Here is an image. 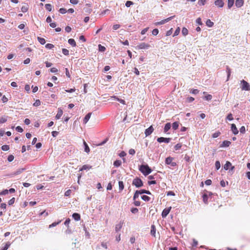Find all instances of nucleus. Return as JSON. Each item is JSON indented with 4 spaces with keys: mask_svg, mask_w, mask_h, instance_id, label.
<instances>
[{
    "mask_svg": "<svg viewBox=\"0 0 250 250\" xmlns=\"http://www.w3.org/2000/svg\"><path fill=\"white\" fill-rule=\"evenodd\" d=\"M139 170L145 175H148L152 172V169L147 165H142L139 167Z\"/></svg>",
    "mask_w": 250,
    "mask_h": 250,
    "instance_id": "nucleus-1",
    "label": "nucleus"
},
{
    "mask_svg": "<svg viewBox=\"0 0 250 250\" xmlns=\"http://www.w3.org/2000/svg\"><path fill=\"white\" fill-rule=\"evenodd\" d=\"M132 185L136 188H140L143 186V183L140 178L137 177L133 180Z\"/></svg>",
    "mask_w": 250,
    "mask_h": 250,
    "instance_id": "nucleus-2",
    "label": "nucleus"
},
{
    "mask_svg": "<svg viewBox=\"0 0 250 250\" xmlns=\"http://www.w3.org/2000/svg\"><path fill=\"white\" fill-rule=\"evenodd\" d=\"M241 84H242V90L246 91L250 90V85L247 82L243 80L241 81Z\"/></svg>",
    "mask_w": 250,
    "mask_h": 250,
    "instance_id": "nucleus-3",
    "label": "nucleus"
},
{
    "mask_svg": "<svg viewBox=\"0 0 250 250\" xmlns=\"http://www.w3.org/2000/svg\"><path fill=\"white\" fill-rule=\"evenodd\" d=\"M173 158L171 157H167L166 159V164L170 165L171 167H175L177 165L176 163L173 162Z\"/></svg>",
    "mask_w": 250,
    "mask_h": 250,
    "instance_id": "nucleus-4",
    "label": "nucleus"
},
{
    "mask_svg": "<svg viewBox=\"0 0 250 250\" xmlns=\"http://www.w3.org/2000/svg\"><path fill=\"white\" fill-rule=\"evenodd\" d=\"M174 17V16H171V17H169V18H168L167 19L163 20H162L161 21H160L159 22H155L154 23V24L156 26H158V25H162V24H165V23H166V22L169 21H170L171 20L173 19Z\"/></svg>",
    "mask_w": 250,
    "mask_h": 250,
    "instance_id": "nucleus-5",
    "label": "nucleus"
},
{
    "mask_svg": "<svg viewBox=\"0 0 250 250\" xmlns=\"http://www.w3.org/2000/svg\"><path fill=\"white\" fill-rule=\"evenodd\" d=\"M171 139L170 138L159 137L157 138V141L159 143H165L168 144L170 142Z\"/></svg>",
    "mask_w": 250,
    "mask_h": 250,
    "instance_id": "nucleus-6",
    "label": "nucleus"
},
{
    "mask_svg": "<svg viewBox=\"0 0 250 250\" xmlns=\"http://www.w3.org/2000/svg\"><path fill=\"white\" fill-rule=\"evenodd\" d=\"M150 47V45L145 42H142L138 45L137 47L139 49H147Z\"/></svg>",
    "mask_w": 250,
    "mask_h": 250,
    "instance_id": "nucleus-7",
    "label": "nucleus"
},
{
    "mask_svg": "<svg viewBox=\"0 0 250 250\" xmlns=\"http://www.w3.org/2000/svg\"><path fill=\"white\" fill-rule=\"evenodd\" d=\"M171 209V207L165 208L162 212V217L163 218H166L167 216V215L168 214V213H169Z\"/></svg>",
    "mask_w": 250,
    "mask_h": 250,
    "instance_id": "nucleus-8",
    "label": "nucleus"
},
{
    "mask_svg": "<svg viewBox=\"0 0 250 250\" xmlns=\"http://www.w3.org/2000/svg\"><path fill=\"white\" fill-rule=\"evenodd\" d=\"M154 131V128L152 125H150L148 128L146 129L145 131L146 136L147 137L150 135Z\"/></svg>",
    "mask_w": 250,
    "mask_h": 250,
    "instance_id": "nucleus-9",
    "label": "nucleus"
},
{
    "mask_svg": "<svg viewBox=\"0 0 250 250\" xmlns=\"http://www.w3.org/2000/svg\"><path fill=\"white\" fill-rule=\"evenodd\" d=\"M231 167L230 170H232L234 168V167L231 166V163L229 161H227L224 165V168L225 170H228Z\"/></svg>",
    "mask_w": 250,
    "mask_h": 250,
    "instance_id": "nucleus-10",
    "label": "nucleus"
},
{
    "mask_svg": "<svg viewBox=\"0 0 250 250\" xmlns=\"http://www.w3.org/2000/svg\"><path fill=\"white\" fill-rule=\"evenodd\" d=\"M214 4L218 7L222 8L224 6V2L223 0H216Z\"/></svg>",
    "mask_w": 250,
    "mask_h": 250,
    "instance_id": "nucleus-11",
    "label": "nucleus"
},
{
    "mask_svg": "<svg viewBox=\"0 0 250 250\" xmlns=\"http://www.w3.org/2000/svg\"><path fill=\"white\" fill-rule=\"evenodd\" d=\"M231 129L234 134L236 135L238 133V130L235 124H231Z\"/></svg>",
    "mask_w": 250,
    "mask_h": 250,
    "instance_id": "nucleus-12",
    "label": "nucleus"
},
{
    "mask_svg": "<svg viewBox=\"0 0 250 250\" xmlns=\"http://www.w3.org/2000/svg\"><path fill=\"white\" fill-rule=\"evenodd\" d=\"M244 4V0H236L235 1V6L237 7H241Z\"/></svg>",
    "mask_w": 250,
    "mask_h": 250,
    "instance_id": "nucleus-13",
    "label": "nucleus"
},
{
    "mask_svg": "<svg viewBox=\"0 0 250 250\" xmlns=\"http://www.w3.org/2000/svg\"><path fill=\"white\" fill-rule=\"evenodd\" d=\"M123 222L121 221L119 224L116 225V226H115L116 232H117L121 230V229H122V226H123Z\"/></svg>",
    "mask_w": 250,
    "mask_h": 250,
    "instance_id": "nucleus-14",
    "label": "nucleus"
},
{
    "mask_svg": "<svg viewBox=\"0 0 250 250\" xmlns=\"http://www.w3.org/2000/svg\"><path fill=\"white\" fill-rule=\"evenodd\" d=\"M231 144V142L229 141H224L223 142L222 144L221 145L220 147H228Z\"/></svg>",
    "mask_w": 250,
    "mask_h": 250,
    "instance_id": "nucleus-15",
    "label": "nucleus"
},
{
    "mask_svg": "<svg viewBox=\"0 0 250 250\" xmlns=\"http://www.w3.org/2000/svg\"><path fill=\"white\" fill-rule=\"evenodd\" d=\"M24 170V168H20L18 170H17L16 171H15L14 173H11L10 174V176L11 177H13L14 175H18V174H20V173H21V172H23V171Z\"/></svg>",
    "mask_w": 250,
    "mask_h": 250,
    "instance_id": "nucleus-16",
    "label": "nucleus"
},
{
    "mask_svg": "<svg viewBox=\"0 0 250 250\" xmlns=\"http://www.w3.org/2000/svg\"><path fill=\"white\" fill-rule=\"evenodd\" d=\"M72 217L76 221H79L81 219V216L78 213H74L72 214Z\"/></svg>",
    "mask_w": 250,
    "mask_h": 250,
    "instance_id": "nucleus-17",
    "label": "nucleus"
},
{
    "mask_svg": "<svg viewBox=\"0 0 250 250\" xmlns=\"http://www.w3.org/2000/svg\"><path fill=\"white\" fill-rule=\"evenodd\" d=\"M91 115V113H88L87 114H86L83 119V122L84 124H86L88 120H89L90 117Z\"/></svg>",
    "mask_w": 250,
    "mask_h": 250,
    "instance_id": "nucleus-18",
    "label": "nucleus"
},
{
    "mask_svg": "<svg viewBox=\"0 0 250 250\" xmlns=\"http://www.w3.org/2000/svg\"><path fill=\"white\" fill-rule=\"evenodd\" d=\"M171 124L170 123H167L165 125V126L164 127V132L165 133L167 132L171 128Z\"/></svg>",
    "mask_w": 250,
    "mask_h": 250,
    "instance_id": "nucleus-19",
    "label": "nucleus"
},
{
    "mask_svg": "<svg viewBox=\"0 0 250 250\" xmlns=\"http://www.w3.org/2000/svg\"><path fill=\"white\" fill-rule=\"evenodd\" d=\"M63 114V111L61 109L59 108L58 113L56 116V118L57 119H59Z\"/></svg>",
    "mask_w": 250,
    "mask_h": 250,
    "instance_id": "nucleus-20",
    "label": "nucleus"
},
{
    "mask_svg": "<svg viewBox=\"0 0 250 250\" xmlns=\"http://www.w3.org/2000/svg\"><path fill=\"white\" fill-rule=\"evenodd\" d=\"M139 192L140 194L146 193L148 195H151V193L149 190H147L146 189H141L139 190Z\"/></svg>",
    "mask_w": 250,
    "mask_h": 250,
    "instance_id": "nucleus-21",
    "label": "nucleus"
},
{
    "mask_svg": "<svg viewBox=\"0 0 250 250\" xmlns=\"http://www.w3.org/2000/svg\"><path fill=\"white\" fill-rule=\"evenodd\" d=\"M83 145L84 146V151L86 153H88L90 151V148L88 146V145L86 144V143L83 141Z\"/></svg>",
    "mask_w": 250,
    "mask_h": 250,
    "instance_id": "nucleus-22",
    "label": "nucleus"
},
{
    "mask_svg": "<svg viewBox=\"0 0 250 250\" xmlns=\"http://www.w3.org/2000/svg\"><path fill=\"white\" fill-rule=\"evenodd\" d=\"M156 229L154 225H152L151 227L150 233L152 236H155Z\"/></svg>",
    "mask_w": 250,
    "mask_h": 250,
    "instance_id": "nucleus-23",
    "label": "nucleus"
},
{
    "mask_svg": "<svg viewBox=\"0 0 250 250\" xmlns=\"http://www.w3.org/2000/svg\"><path fill=\"white\" fill-rule=\"evenodd\" d=\"M122 164V162L121 160H117L114 162V166L116 167H120Z\"/></svg>",
    "mask_w": 250,
    "mask_h": 250,
    "instance_id": "nucleus-24",
    "label": "nucleus"
},
{
    "mask_svg": "<svg viewBox=\"0 0 250 250\" xmlns=\"http://www.w3.org/2000/svg\"><path fill=\"white\" fill-rule=\"evenodd\" d=\"M124 188V185L123 182L119 181V189L120 192L122 191Z\"/></svg>",
    "mask_w": 250,
    "mask_h": 250,
    "instance_id": "nucleus-25",
    "label": "nucleus"
},
{
    "mask_svg": "<svg viewBox=\"0 0 250 250\" xmlns=\"http://www.w3.org/2000/svg\"><path fill=\"white\" fill-rule=\"evenodd\" d=\"M37 39L41 44H44L46 42L44 38L38 37Z\"/></svg>",
    "mask_w": 250,
    "mask_h": 250,
    "instance_id": "nucleus-26",
    "label": "nucleus"
},
{
    "mask_svg": "<svg viewBox=\"0 0 250 250\" xmlns=\"http://www.w3.org/2000/svg\"><path fill=\"white\" fill-rule=\"evenodd\" d=\"M234 0H228V7L230 9L234 4Z\"/></svg>",
    "mask_w": 250,
    "mask_h": 250,
    "instance_id": "nucleus-27",
    "label": "nucleus"
},
{
    "mask_svg": "<svg viewBox=\"0 0 250 250\" xmlns=\"http://www.w3.org/2000/svg\"><path fill=\"white\" fill-rule=\"evenodd\" d=\"M68 43L72 46H75L76 45L75 40L73 39H70L68 41Z\"/></svg>",
    "mask_w": 250,
    "mask_h": 250,
    "instance_id": "nucleus-28",
    "label": "nucleus"
},
{
    "mask_svg": "<svg viewBox=\"0 0 250 250\" xmlns=\"http://www.w3.org/2000/svg\"><path fill=\"white\" fill-rule=\"evenodd\" d=\"M213 22L210 21V20H208L206 21V25L209 27H211L213 26Z\"/></svg>",
    "mask_w": 250,
    "mask_h": 250,
    "instance_id": "nucleus-29",
    "label": "nucleus"
},
{
    "mask_svg": "<svg viewBox=\"0 0 250 250\" xmlns=\"http://www.w3.org/2000/svg\"><path fill=\"white\" fill-rule=\"evenodd\" d=\"M203 202L205 203V204H208V196L207 195V194H204L203 196Z\"/></svg>",
    "mask_w": 250,
    "mask_h": 250,
    "instance_id": "nucleus-30",
    "label": "nucleus"
},
{
    "mask_svg": "<svg viewBox=\"0 0 250 250\" xmlns=\"http://www.w3.org/2000/svg\"><path fill=\"white\" fill-rule=\"evenodd\" d=\"M178 126H179V123L178 122H175L172 124V127L174 130L177 129L178 128Z\"/></svg>",
    "mask_w": 250,
    "mask_h": 250,
    "instance_id": "nucleus-31",
    "label": "nucleus"
},
{
    "mask_svg": "<svg viewBox=\"0 0 250 250\" xmlns=\"http://www.w3.org/2000/svg\"><path fill=\"white\" fill-rule=\"evenodd\" d=\"M91 168V166H90L87 165H84L81 168L80 170L89 169Z\"/></svg>",
    "mask_w": 250,
    "mask_h": 250,
    "instance_id": "nucleus-32",
    "label": "nucleus"
},
{
    "mask_svg": "<svg viewBox=\"0 0 250 250\" xmlns=\"http://www.w3.org/2000/svg\"><path fill=\"white\" fill-rule=\"evenodd\" d=\"M10 243L9 242H7L5 244L4 246L2 247L1 250H7L10 247Z\"/></svg>",
    "mask_w": 250,
    "mask_h": 250,
    "instance_id": "nucleus-33",
    "label": "nucleus"
},
{
    "mask_svg": "<svg viewBox=\"0 0 250 250\" xmlns=\"http://www.w3.org/2000/svg\"><path fill=\"white\" fill-rule=\"evenodd\" d=\"M188 30L186 28H185V27L183 28L182 30V33L184 36L187 35L188 34Z\"/></svg>",
    "mask_w": 250,
    "mask_h": 250,
    "instance_id": "nucleus-34",
    "label": "nucleus"
},
{
    "mask_svg": "<svg viewBox=\"0 0 250 250\" xmlns=\"http://www.w3.org/2000/svg\"><path fill=\"white\" fill-rule=\"evenodd\" d=\"M99 51L100 52H104L105 50V47L101 44L98 45Z\"/></svg>",
    "mask_w": 250,
    "mask_h": 250,
    "instance_id": "nucleus-35",
    "label": "nucleus"
},
{
    "mask_svg": "<svg viewBox=\"0 0 250 250\" xmlns=\"http://www.w3.org/2000/svg\"><path fill=\"white\" fill-rule=\"evenodd\" d=\"M61 222V220H60L57 222H54L49 226V228H51L54 227L56 226L57 225L59 224Z\"/></svg>",
    "mask_w": 250,
    "mask_h": 250,
    "instance_id": "nucleus-36",
    "label": "nucleus"
},
{
    "mask_svg": "<svg viewBox=\"0 0 250 250\" xmlns=\"http://www.w3.org/2000/svg\"><path fill=\"white\" fill-rule=\"evenodd\" d=\"M141 198L145 201H149L150 200V198L146 195H143L141 196Z\"/></svg>",
    "mask_w": 250,
    "mask_h": 250,
    "instance_id": "nucleus-37",
    "label": "nucleus"
},
{
    "mask_svg": "<svg viewBox=\"0 0 250 250\" xmlns=\"http://www.w3.org/2000/svg\"><path fill=\"white\" fill-rule=\"evenodd\" d=\"M139 194H140L139 192V190H136L133 196V200H135L136 199H137L139 197Z\"/></svg>",
    "mask_w": 250,
    "mask_h": 250,
    "instance_id": "nucleus-38",
    "label": "nucleus"
},
{
    "mask_svg": "<svg viewBox=\"0 0 250 250\" xmlns=\"http://www.w3.org/2000/svg\"><path fill=\"white\" fill-rule=\"evenodd\" d=\"M45 7L46 9L49 11H51L52 10V5L50 4H46L45 5Z\"/></svg>",
    "mask_w": 250,
    "mask_h": 250,
    "instance_id": "nucleus-39",
    "label": "nucleus"
},
{
    "mask_svg": "<svg viewBox=\"0 0 250 250\" xmlns=\"http://www.w3.org/2000/svg\"><path fill=\"white\" fill-rule=\"evenodd\" d=\"M113 98L114 99H116L118 101H119L120 103L124 104H125V101L123 100V99H119L117 97H116V96H114L113 97Z\"/></svg>",
    "mask_w": 250,
    "mask_h": 250,
    "instance_id": "nucleus-40",
    "label": "nucleus"
},
{
    "mask_svg": "<svg viewBox=\"0 0 250 250\" xmlns=\"http://www.w3.org/2000/svg\"><path fill=\"white\" fill-rule=\"evenodd\" d=\"M215 168L217 170H218L220 168L221 165H220V163L219 161H216L215 162Z\"/></svg>",
    "mask_w": 250,
    "mask_h": 250,
    "instance_id": "nucleus-41",
    "label": "nucleus"
},
{
    "mask_svg": "<svg viewBox=\"0 0 250 250\" xmlns=\"http://www.w3.org/2000/svg\"><path fill=\"white\" fill-rule=\"evenodd\" d=\"M1 149L3 151H7L9 149V146L8 145H4L1 146Z\"/></svg>",
    "mask_w": 250,
    "mask_h": 250,
    "instance_id": "nucleus-42",
    "label": "nucleus"
},
{
    "mask_svg": "<svg viewBox=\"0 0 250 250\" xmlns=\"http://www.w3.org/2000/svg\"><path fill=\"white\" fill-rule=\"evenodd\" d=\"M212 96L210 94H208L205 96L204 99H205L207 101H210L212 99Z\"/></svg>",
    "mask_w": 250,
    "mask_h": 250,
    "instance_id": "nucleus-43",
    "label": "nucleus"
},
{
    "mask_svg": "<svg viewBox=\"0 0 250 250\" xmlns=\"http://www.w3.org/2000/svg\"><path fill=\"white\" fill-rule=\"evenodd\" d=\"M227 120H228L229 121H232L233 120V118L232 116V114L231 113H229L228 115L226 118Z\"/></svg>",
    "mask_w": 250,
    "mask_h": 250,
    "instance_id": "nucleus-44",
    "label": "nucleus"
},
{
    "mask_svg": "<svg viewBox=\"0 0 250 250\" xmlns=\"http://www.w3.org/2000/svg\"><path fill=\"white\" fill-rule=\"evenodd\" d=\"M207 0H199L198 3L200 5H204Z\"/></svg>",
    "mask_w": 250,
    "mask_h": 250,
    "instance_id": "nucleus-45",
    "label": "nucleus"
},
{
    "mask_svg": "<svg viewBox=\"0 0 250 250\" xmlns=\"http://www.w3.org/2000/svg\"><path fill=\"white\" fill-rule=\"evenodd\" d=\"M182 147V145L180 143H178V144H177L175 146H174V149L176 150H179V149H180Z\"/></svg>",
    "mask_w": 250,
    "mask_h": 250,
    "instance_id": "nucleus-46",
    "label": "nucleus"
},
{
    "mask_svg": "<svg viewBox=\"0 0 250 250\" xmlns=\"http://www.w3.org/2000/svg\"><path fill=\"white\" fill-rule=\"evenodd\" d=\"M54 47V45L51 43H47L45 45V47L49 49H52Z\"/></svg>",
    "mask_w": 250,
    "mask_h": 250,
    "instance_id": "nucleus-47",
    "label": "nucleus"
},
{
    "mask_svg": "<svg viewBox=\"0 0 250 250\" xmlns=\"http://www.w3.org/2000/svg\"><path fill=\"white\" fill-rule=\"evenodd\" d=\"M184 160L187 162H188V163H189L191 161L190 157L189 156H188V155H187V154H186L185 156Z\"/></svg>",
    "mask_w": 250,
    "mask_h": 250,
    "instance_id": "nucleus-48",
    "label": "nucleus"
},
{
    "mask_svg": "<svg viewBox=\"0 0 250 250\" xmlns=\"http://www.w3.org/2000/svg\"><path fill=\"white\" fill-rule=\"evenodd\" d=\"M134 3L132 1L128 0L125 3V6L127 7H130L131 5H133Z\"/></svg>",
    "mask_w": 250,
    "mask_h": 250,
    "instance_id": "nucleus-49",
    "label": "nucleus"
},
{
    "mask_svg": "<svg viewBox=\"0 0 250 250\" xmlns=\"http://www.w3.org/2000/svg\"><path fill=\"white\" fill-rule=\"evenodd\" d=\"M227 76H228V78H227V81H228L230 77V73H231L230 69L229 68L228 66H227Z\"/></svg>",
    "mask_w": 250,
    "mask_h": 250,
    "instance_id": "nucleus-50",
    "label": "nucleus"
},
{
    "mask_svg": "<svg viewBox=\"0 0 250 250\" xmlns=\"http://www.w3.org/2000/svg\"><path fill=\"white\" fill-rule=\"evenodd\" d=\"M62 52L64 55H66V56L68 55V54H69V51L67 49H65V48H63L62 49Z\"/></svg>",
    "mask_w": 250,
    "mask_h": 250,
    "instance_id": "nucleus-51",
    "label": "nucleus"
},
{
    "mask_svg": "<svg viewBox=\"0 0 250 250\" xmlns=\"http://www.w3.org/2000/svg\"><path fill=\"white\" fill-rule=\"evenodd\" d=\"M220 135V132H216L212 135V137L213 138H216L218 137Z\"/></svg>",
    "mask_w": 250,
    "mask_h": 250,
    "instance_id": "nucleus-52",
    "label": "nucleus"
},
{
    "mask_svg": "<svg viewBox=\"0 0 250 250\" xmlns=\"http://www.w3.org/2000/svg\"><path fill=\"white\" fill-rule=\"evenodd\" d=\"M180 29L179 27H178L175 31L173 34V37L177 36L180 33Z\"/></svg>",
    "mask_w": 250,
    "mask_h": 250,
    "instance_id": "nucleus-53",
    "label": "nucleus"
},
{
    "mask_svg": "<svg viewBox=\"0 0 250 250\" xmlns=\"http://www.w3.org/2000/svg\"><path fill=\"white\" fill-rule=\"evenodd\" d=\"M15 201V198L14 197H13L12 199H11L8 202V204L9 205H13Z\"/></svg>",
    "mask_w": 250,
    "mask_h": 250,
    "instance_id": "nucleus-54",
    "label": "nucleus"
},
{
    "mask_svg": "<svg viewBox=\"0 0 250 250\" xmlns=\"http://www.w3.org/2000/svg\"><path fill=\"white\" fill-rule=\"evenodd\" d=\"M59 12L63 14L66 13L67 12V10L65 8H61L59 9Z\"/></svg>",
    "mask_w": 250,
    "mask_h": 250,
    "instance_id": "nucleus-55",
    "label": "nucleus"
},
{
    "mask_svg": "<svg viewBox=\"0 0 250 250\" xmlns=\"http://www.w3.org/2000/svg\"><path fill=\"white\" fill-rule=\"evenodd\" d=\"M8 193V189H4L1 192H0V195H6Z\"/></svg>",
    "mask_w": 250,
    "mask_h": 250,
    "instance_id": "nucleus-56",
    "label": "nucleus"
},
{
    "mask_svg": "<svg viewBox=\"0 0 250 250\" xmlns=\"http://www.w3.org/2000/svg\"><path fill=\"white\" fill-rule=\"evenodd\" d=\"M14 159V157L13 155H10L8 156V158H7V160L10 162H12Z\"/></svg>",
    "mask_w": 250,
    "mask_h": 250,
    "instance_id": "nucleus-57",
    "label": "nucleus"
},
{
    "mask_svg": "<svg viewBox=\"0 0 250 250\" xmlns=\"http://www.w3.org/2000/svg\"><path fill=\"white\" fill-rule=\"evenodd\" d=\"M21 11L23 13H25L28 10V8L27 6H22L21 8Z\"/></svg>",
    "mask_w": 250,
    "mask_h": 250,
    "instance_id": "nucleus-58",
    "label": "nucleus"
},
{
    "mask_svg": "<svg viewBox=\"0 0 250 250\" xmlns=\"http://www.w3.org/2000/svg\"><path fill=\"white\" fill-rule=\"evenodd\" d=\"M6 121H7V119H6V118H5V117H1V118L0 119V124L4 123H5Z\"/></svg>",
    "mask_w": 250,
    "mask_h": 250,
    "instance_id": "nucleus-59",
    "label": "nucleus"
},
{
    "mask_svg": "<svg viewBox=\"0 0 250 250\" xmlns=\"http://www.w3.org/2000/svg\"><path fill=\"white\" fill-rule=\"evenodd\" d=\"M196 22L199 25H202L203 24L200 18H198L196 19Z\"/></svg>",
    "mask_w": 250,
    "mask_h": 250,
    "instance_id": "nucleus-60",
    "label": "nucleus"
},
{
    "mask_svg": "<svg viewBox=\"0 0 250 250\" xmlns=\"http://www.w3.org/2000/svg\"><path fill=\"white\" fill-rule=\"evenodd\" d=\"M159 33V30L158 29H154L152 30V33L153 35H157Z\"/></svg>",
    "mask_w": 250,
    "mask_h": 250,
    "instance_id": "nucleus-61",
    "label": "nucleus"
},
{
    "mask_svg": "<svg viewBox=\"0 0 250 250\" xmlns=\"http://www.w3.org/2000/svg\"><path fill=\"white\" fill-rule=\"evenodd\" d=\"M16 130L19 132H22L23 131V129L20 126H17L16 128Z\"/></svg>",
    "mask_w": 250,
    "mask_h": 250,
    "instance_id": "nucleus-62",
    "label": "nucleus"
},
{
    "mask_svg": "<svg viewBox=\"0 0 250 250\" xmlns=\"http://www.w3.org/2000/svg\"><path fill=\"white\" fill-rule=\"evenodd\" d=\"M71 193V190L68 189V190H67V191H65V192L64 193V195L65 196H70Z\"/></svg>",
    "mask_w": 250,
    "mask_h": 250,
    "instance_id": "nucleus-63",
    "label": "nucleus"
},
{
    "mask_svg": "<svg viewBox=\"0 0 250 250\" xmlns=\"http://www.w3.org/2000/svg\"><path fill=\"white\" fill-rule=\"evenodd\" d=\"M199 91L198 89H192L190 91V93L193 94H197L199 93Z\"/></svg>",
    "mask_w": 250,
    "mask_h": 250,
    "instance_id": "nucleus-64",
    "label": "nucleus"
}]
</instances>
